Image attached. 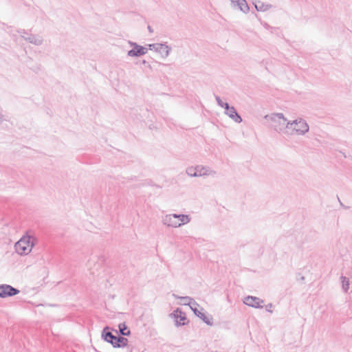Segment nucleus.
I'll list each match as a JSON object with an SVG mask.
<instances>
[{
	"mask_svg": "<svg viewBox=\"0 0 352 352\" xmlns=\"http://www.w3.org/2000/svg\"><path fill=\"white\" fill-rule=\"evenodd\" d=\"M215 100L218 105H219L221 107L225 108V104H228L227 102H223L221 98L218 96H215Z\"/></svg>",
	"mask_w": 352,
	"mask_h": 352,
	"instance_id": "4be33fe9",
	"label": "nucleus"
},
{
	"mask_svg": "<svg viewBox=\"0 0 352 352\" xmlns=\"http://www.w3.org/2000/svg\"><path fill=\"white\" fill-rule=\"evenodd\" d=\"M102 338L107 342L111 343L115 348L126 346L128 344V340L122 336H116L109 331V327H106L102 333Z\"/></svg>",
	"mask_w": 352,
	"mask_h": 352,
	"instance_id": "f03ea898",
	"label": "nucleus"
},
{
	"mask_svg": "<svg viewBox=\"0 0 352 352\" xmlns=\"http://www.w3.org/2000/svg\"><path fill=\"white\" fill-rule=\"evenodd\" d=\"M20 291L13 287L12 286L7 284L0 285V298H4L6 297L14 296L19 294Z\"/></svg>",
	"mask_w": 352,
	"mask_h": 352,
	"instance_id": "6e6552de",
	"label": "nucleus"
},
{
	"mask_svg": "<svg viewBox=\"0 0 352 352\" xmlns=\"http://www.w3.org/2000/svg\"><path fill=\"white\" fill-rule=\"evenodd\" d=\"M34 239L30 236H23L14 245L16 252L21 255H26L34 246Z\"/></svg>",
	"mask_w": 352,
	"mask_h": 352,
	"instance_id": "20e7f679",
	"label": "nucleus"
},
{
	"mask_svg": "<svg viewBox=\"0 0 352 352\" xmlns=\"http://www.w3.org/2000/svg\"><path fill=\"white\" fill-rule=\"evenodd\" d=\"M342 283V288L344 292H347L349 289V280L346 276H342L340 277Z\"/></svg>",
	"mask_w": 352,
	"mask_h": 352,
	"instance_id": "6ab92c4d",
	"label": "nucleus"
},
{
	"mask_svg": "<svg viewBox=\"0 0 352 352\" xmlns=\"http://www.w3.org/2000/svg\"><path fill=\"white\" fill-rule=\"evenodd\" d=\"M129 44L133 47V49L127 52V55L130 57H139L148 52V48L140 45L135 42L129 41Z\"/></svg>",
	"mask_w": 352,
	"mask_h": 352,
	"instance_id": "423d86ee",
	"label": "nucleus"
},
{
	"mask_svg": "<svg viewBox=\"0 0 352 352\" xmlns=\"http://www.w3.org/2000/svg\"><path fill=\"white\" fill-rule=\"evenodd\" d=\"M197 177L215 176L217 172L209 166H197Z\"/></svg>",
	"mask_w": 352,
	"mask_h": 352,
	"instance_id": "f8f14e48",
	"label": "nucleus"
},
{
	"mask_svg": "<svg viewBox=\"0 0 352 352\" xmlns=\"http://www.w3.org/2000/svg\"><path fill=\"white\" fill-rule=\"evenodd\" d=\"M3 119L2 117L0 116V123L2 122Z\"/></svg>",
	"mask_w": 352,
	"mask_h": 352,
	"instance_id": "393cba45",
	"label": "nucleus"
},
{
	"mask_svg": "<svg viewBox=\"0 0 352 352\" xmlns=\"http://www.w3.org/2000/svg\"><path fill=\"white\" fill-rule=\"evenodd\" d=\"M267 311H270V312L272 311L270 310V307H268V309H267Z\"/></svg>",
	"mask_w": 352,
	"mask_h": 352,
	"instance_id": "a878e982",
	"label": "nucleus"
},
{
	"mask_svg": "<svg viewBox=\"0 0 352 352\" xmlns=\"http://www.w3.org/2000/svg\"><path fill=\"white\" fill-rule=\"evenodd\" d=\"M17 32L24 40L35 45H41L43 42V39L41 36L38 35L29 34L25 31V30H17Z\"/></svg>",
	"mask_w": 352,
	"mask_h": 352,
	"instance_id": "0eeeda50",
	"label": "nucleus"
},
{
	"mask_svg": "<svg viewBox=\"0 0 352 352\" xmlns=\"http://www.w3.org/2000/svg\"><path fill=\"white\" fill-rule=\"evenodd\" d=\"M265 118H268L270 120L272 128L277 133L289 136V132H290L289 128H291L292 123H290L289 120H287L283 113H272L270 116H265Z\"/></svg>",
	"mask_w": 352,
	"mask_h": 352,
	"instance_id": "f257e3e1",
	"label": "nucleus"
},
{
	"mask_svg": "<svg viewBox=\"0 0 352 352\" xmlns=\"http://www.w3.org/2000/svg\"><path fill=\"white\" fill-rule=\"evenodd\" d=\"M118 327H119V331L122 335L129 336L131 332L129 330L125 331L127 329V327L126 326V324L124 323H120L119 324Z\"/></svg>",
	"mask_w": 352,
	"mask_h": 352,
	"instance_id": "412c9836",
	"label": "nucleus"
},
{
	"mask_svg": "<svg viewBox=\"0 0 352 352\" xmlns=\"http://www.w3.org/2000/svg\"><path fill=\"white\" fill-rule=\"evenodd\" d=\"M197 306H192L190 305V309L194 312V314L199 318H200L206 324L208 325H212V318L207 317L204 313L201 312L197 309Z\"/></svg>",
	"mask_w": 352,
	"mask_h": 352,
	"instance_id": "ddd939ff",
	"label": "nucleus"
},
{
	"mask_svg": "<svg viewBox=\"0 0 352 352\" xmlns=\"http://www.w3.org/2000/svg\"><path fill=\"white\" fill-rule=\"evenodd\" d=\"M291 128L289 135H305L309 132V126L307 121L302 118H298L294 120L290 121Z\"/></svg>",
	"mask_w": 352,
	"mask_h": 352,
	"instance_id": "7ed1b4c3",
	"label": "nucleus"
},
{
	"mask_svg": "<svg viewBox=\"0 0 352 352\" xmlns=\"http://www.w3.org/2000/svg\"><path fill=\"white\" fill-rule=\"evenodd\" d=\"M243 302L252 307L262 308L263 306L261 304L263 302V300L258 297L248 296L244 298Z\"/></svg>",
	"mask_w": 352,
	"mask_h": 352,
	"instance_id": "9b49d317",
	"label": "nucleus"
},
{
	"mask_svg": "<svg viewBox=\"0 0 352 352\" xmlns=\"http://www.w3.org/2000/svg\"><path fill=\"white\" fill-rule=\"evenodd\" d=\"M225 113L229 116L236 123H241L242 122L241 117L237 113L236 109L234 107H230L228 104H225Z\"/></svg>",
	"mask_w": 352,
	"mask_h": 352,
	"instance_id": "1a4fd4ad",
	"label": "nucleus"
},
{
	"mask_svg": "<svg viewBox=\"0 0 352 352\" xmlns=\"http://www.w3.org/2000/svg\"><path fill=\"white\" fill-rule=\"evenodd\" d=\"M235 6H236L241 11L244 13H248L250 10V8L248 4L245 0H240L239 1Z\"/></svg>",
	"mask_w": 352,
	"mask_h": 352,
	"instance_id": "f3484780",
	"label": "nucleus"
},
{
	"mask_svg": "<svg viewBox=\"0 0 352 352\" xmlns=\"http://www.w3.org/2000/svg\"><path fill=\"white\" fill-rule=\"evenodd\" d=\"M142 63L143 65L148 64V62L146 60H143Z\"/></svg>",
	"mask_w": 352,
	"mask_h": 352,
	"instance_id": "b1692460",
	"label": "nucleus"
},
{
	"mask_svg": "<svg viewBox=\"0 0 352 352\" xmlns=\"http://www.w3.org/2000/svg\"><path fill=\"white\" fill-rule=\"evenodd\" d=\"M175 217L177 218V220L179 221V223H182V225L188 223L190 221V218L187 214H175Z\"/></svg>",
	"mask_w": 352,
	"mask_h": 352,
	"instance_id": "a211bd4d",
	"label": "nucleus"
},
{
	"mask_svg": "<svg viewBox=\"0 0 352 352\" xmlns=\"http://www.w3.org/2000/svg\"><path fill=\"white\" fill-rule=\"evenodd\" d=\"M197 166L188 167L186 170V174L190 177H197Z\"/></svg>",
	"mask_w": 352,
	"mask_h": 352,
	"instance_id": "aec40b11",
	"label": "nucleus"
},
{
	"mask_svg": "<svg viewBox=\"0 0 352 352\" xmlns=\"http://www.w3.org/2000/svg\"><path fill=\"white\" fill-rule=\"evenodd\" d=\"M173 315L176 318V323L177 325H184L185 324L184 321L186 320L185 314H183L179 309H177Z\"/></svg>",
	"mask_w": 352,
	"mask_h": 352,
	"instance_id": "dca6fc26",
	"label": "nucleus"
},
{
	"mask_svg": "<svg viewBox=\"0 0 352 352\" xmlns=\"http://www.w3.org/2000/svg\"><path fill=\"white\" fill-rule=\"evenodd\" d=\"M253 4L256 10L258 12H265L273 7L272 5L263 3L259 0H254Z\"/></svg>",
	"mask_w": 352,
	"mask_h": 352,
	"instance_id": "4468645a",
	"label": "nucleus"
},
{
	"mask_svg": "<svg viewBox=\"0 0 352 352\" xmlns=\"http://www.w3.org/2000/svg\"><path fill=\"white\" fill-rule=\"evenodd\" d=\"M173 296L176 299H181L184 305L199 306V305L194 300L193 298L189 296H179L176 294H173Z\"/></svg>",
	"mask_w": 352,
	"mask_h": 352,
	"instance_id": "2eb2a0df",
	"label": "nucleus"
},
{
	"mask_svg": "<svg viewBox=\"0 0 352 352\" xmlns=\"http://www.w3.org/2000/svg\"><path fill=\"white\" fill-rule=\"evenodd\" d=\"M147 28L150 33H152L153 32V28L150 25H148Z\"/></svg>",
	"mask_w": 352,
	"mask_h": 352,
	"instance_id": "5701e85b",
	"label": "nucleus"
},
{
	"mask_svg": "<svg viewBox=\"0 0 352 352\" xmlns=\"http://www.w3.org/2000/svg\"><path fill=\"white\" fill-rule=\"evenodd\" d=\"M175 214H166L162 218V223L168 227L178 228L182 226L177 218L175 217Z\"/></svg>",
	"mask_w": 352,
	"mask_h": 352,
	"instance_id": "9d476101",
	"label": "nucleus"
},
{
	"mask_svg": "<svg viewBox=\"0 0 352 352\" xmlns=\"http://www.w3.org/2000/svg\"><path fill=\"white\" fill-rule=\"evenodd\" d=\"M148 46L150 50H154L159 53L164 58L168 57L171 51L170 47L167 45L166 43H153L149 44Z\"/></svg>",
	"mask_w": 352,
	"mask_h": 352,
	"instance_id": "39448f33",
	"label": "nucleus"
},
{
	"mask_svg": "<svg viewBox=\"0 0 352 352\" xmlns=\"http://www.w3.org/2000/svg\"><path fill=\"white\" fill-rule=\"evenodd\" d=\"M267 311H270V312L272 311L270 310V307H268V309H267Z\"/></svg>",
	"mask_w": 352,
	"mask_h": 352,
	"instance_id": "bb28decb",
	"label": "nucleus"
}]
</instances>
